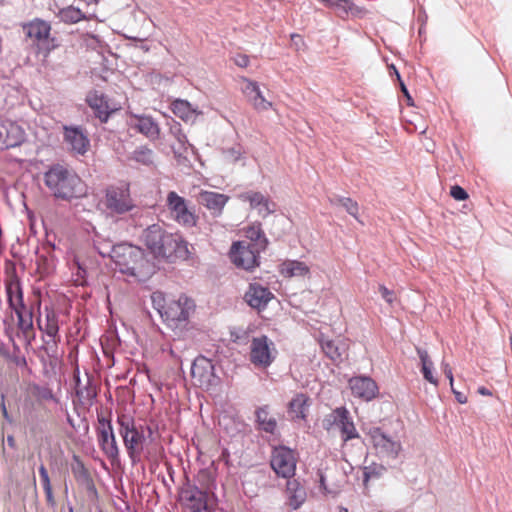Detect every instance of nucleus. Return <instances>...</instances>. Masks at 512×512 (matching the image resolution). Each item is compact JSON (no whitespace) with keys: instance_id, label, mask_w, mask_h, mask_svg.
<instances>
[{"instance_id":"20","label":"nucleus","mask_w":512,"mask_h":512,"mask_svg":"<svg viewBox=\"0 0 512 512\" xmlns=\"http://www.w3.org/2000/svg\"><path fill=\"white\" fill-rule=\"evenodd\" d=\"M272 298H274V295L269 288L259 283H250L244 295L246 303L258 311L265 309Z\"/></svg>"},{"instance_id":"24","label":"nucleus","mask_w":512,"mask_h":512,"mask_svg":"<svg viewBox=\"0 0 512 512\" xmlns=\"http://www.w3.org/2000/svg\"><path fill=\"white\" fill-rule=\"evenodd\" d=\"M86 102L101 123L108 121L113 109L110 108L108 99L103 93L96 90L89 92Z\"/></svg>"},{"instance_id":"5","label":"nucleus","mask_w":512,"mask_h":512,"mask_svg":"<svg viewBox=\"0 0 512 512\" xmlns=\"http://www.w3.org/2000/svg\"><path fill=\"white\" fill-rule=\"evenodd\" d=\"M211 493L186 480L179 489V503L183 512H213Z\"/></svg>"},{"instance_id":"36","label":"nucleus","mask_w":512,"mask_h":512,"mask_svg":"<svg viewBox=\"0 0 512 512\" xmlns=\"http://www.w3.org/2000/svg\"><path fill=\"white\" fill-rule=\"evenodd\" d=\"M15 314L17 315L18 319V327L20 330H22L24 333H27L29 330L33 328V314L32 311L29 310L25 304H20L15 306L14 308H11Z\"/></svg>"},{"instance_id":"4","label":"nucleus","mask_w":512,"mask_h":512,"mask_svg":"<svg viewBox=\"0 0 512 512\" xmlns=\"http://www.w3.org/2000/svg\"><path fill=\"white\" fill-rule=\"evenodd\" d=\"M116 423L130 461L132 464L140 462L147 440L153 435L152 428L137 423L131 415L125 413L117 414Z\"/></svg>"},{"instance_id":"55","label":"nucleus","mask_w":512,"mask_h":512,"mask_svg":"<svg viewBox=\"0 0 512 512\" xmlns=\"http://www.w3.org/2000/svg\"><path fill=\"white\" fill-rule=\"evenodd\" d=\"M44 492H45V495H46V501H47L48 505L54 506L55 505V499H54L52 487L45 488Z\"/></svg>"},{"instance_id":"41","label":"nucleus","mask_w":512,"mask_h":512,"mask_svg":"<svg viewBox=\"0 0 512 512\" xmlns=\"http://www.w3.org/2000/svg\"><path fill=\"white\" fill-rule=\"evenodd\" d=\"M133 159L144 165L153 164L154 153L148 147H140L133 152Z\"/></svg>"},{"instance_id":"6","label":"nucleus","mask_w":512,"mask_h":512,"mask_svg":"<svg viewBox=\"0 0 512 512\" xmlns=\"http://www.w3.org/2000/svg\"><path fill=\"white\" fill-rule=\"evenodd\" d=\"M97 420L96 436L98 446L112 464L118 463L120 460V450L116 441L112 421L102 414L97 415Z\"/></svg>"},{"instance_id":"37","label":"nucleus","mask_w":512,"mask_h":512,"mask_svg":"<svg viewBox=\"0 0 512 512\" xmlns=\"http://www.w3.org/2000/svg\"><path fill=\"white\" fill-rule=\"evenodd\" d=\"M417 354L421 361V372L423 374V377L425 380H427L429 383L437 386L438 385V379L434 377L432 370H433V362L429 357L428 352L425 349L417 348Z\"/></svg>"},{"instance_id":"11","label":"nucleus","mask_w":512,"mask_h":512,"mask_svg":"<svg viewBox=\"0 0 512 512\" xmlns=\"http://www.w3.org/2000/svg\"><path fill=\"white\" fill-rule=\"evenodd\" d=\"M296 464L297 457L294 450L283 445L273 448L270 465L277 476L292 478L295 475Z\"/></svg>"},{"instance_id":"53","label":"nucleus","mask_w":512,"mask_h":512,"mask_svg":"<svg viewBox=\"0 0 512 512\" xmlns=\"http://www.w3.org/2000/svg\"><path fill=\"white\" fill-rule=\"evenodd\" d=\"M291 40L297 50H299L301 48V46L304 45L302 37L298 34H292Z\"/></svg>"},{"instance_id":"46","label":"nucleus","mask_w":512,"mask_h":512,"mask_svg":"<svg viewBox=\"0 0 512 512\" xmlns=\"http://www.w3.org/2000/svg\"><path fill=\"white\" fill-rule=\"evenodd\" d=\"M450 195L458 201H463L468 198V193L459 185H454L451 187Z\"/></svg>"},{"instance_id":"22","label":"nucleus","mask_w":512,"mask_h":512,"mask_svg":"<svg viewBox=\"0 0 512 512\" xmlns=\"http://www.w3.org/2000/svg\"><path fill=\"white\" fill-rule=\"evenodd\" d=\"M228 200L227 195L214 191H201L197 197L198 203L206 207L213 217H219L222 214Z\"/></svg>"},{"instance_id":"8","label":"nucleus","mask_w":512,"mask_h":512,"mask_svg":"<svg viewBox=\"0 0 512 512\" xmlns=\"http://www.w3.org/2000/svg\"><path fill=\"white\" fill-rule=\"evenodd\" d=\"M25 38L37 45L38 50H44L47 56L55 48L54 39L50 37L51 25L40 18L21 24Z\"/></svg>"},{"instance_id":"34","label":"nucleus","mask_w":512,"mask_h":512,"mask_svg":"<svg viewBox=\"0 0 512 512\" xmlns=\"http://www.w3.org/2000/svg\"><path fill=\"white\" fill-rule=\"evenodd\" d=\"M346 415H349V411L346 407H337L332 410L331 413L327 414L322 420V427L326 431H330L333 427L340 429L342 420H346Z\"/></svg>"},{"instance_id":"59","label":"nucleus","mask_w":512,"mask_h":512,"mask_svg":"<svg viewBox=\"0 0 512 512\" xmlns=\"http://www.w3.org/2000/svg\"><path fill=\"white\" fill-rule=\"evenodd\" d=\"M401 90L404 93V95L407 97L408 104H410V101L412 100V98L408 92V89L406 88V86L404 85L403 82H401Z\"/></svg>"},{"instance_id":"49","label":"nucleus","mask_w":512,"mask_h":512,"mask_svg":"<svg viewBox=\"0 0 512 512\" xmlns=\"http://www.w3.org/2000/svg\"><path fill=\"white\" fill-rule=\"evenodd\" d=\"M379 292L382 296V298L388 303V304H392L395 300V295H394V291L388 289L386 286L384 285H380L379 286Z\"/></svg>"},{"instance_id":"54","label":"nucleus","mask_w":512,"mask_h":512,"mask_svg":"<svg viewBox=\"0 0 512 512\" xmlns=\"http://www.w3.org/2000/svg\"><path fill=\"white\" fill-rule=\"evenodd\" d=\"M44 492H45V495H46V501H47L48 505L54 506L55 505V499H54L52 487L45 488Z\"/></svg>"},{"instance_id":"27","label":"nucleus","mask_w":512,"mask_h":512,"mask_svg":"<svg viewBox=\"0 0 512 512\" xmlns=\"http://www.w3.org/2000/svg\"><path fill=\"white\" fill-rule=\"evenodd\" d=\"M307 401H308V397L303 393L296 394L292 398V400L289 402L288 411H287L289 417L292 420L298 421V420L306 419L307 408H308Z\"/></svg>"},{"instance_id":"10","label":"nucleus","mask_w":512,"mask_h":512,"mask_svg":"<svg viewBox=\"0 0 512 512\" xmlns=\"http://www.w3.org/2000/svg\"><path fill=\"white\" fill-rule=\"evenodd\" d=\"M194 308L195 304L192 299L186 296H180L178 300L171 301L167 305L161 318L168 326L179 328L186 324Z\"/></svg>"},{"instance_id":"1","label":"nucleus","mask_w":512,"mask_h":512,"mask_svg":"<svg viewBox=\"0 0 512 512\" xmlns=\"http://www.w3.org/2000/svg\"><path fill=\"white\" fill-rule=\"evenodd\" d=\"M142 239L155 258L164 259L169 263L185 261L191 257L189 244L177 233H170L158 224L148 226Z\"/></svg>"},{"instance_id":"26","label":"nucleus","mask_w":512,"mask_h":512,"mask_svg":"<svg viewBox=\"0 0 512 512\" xmlns=\"http://www.w3.org/2000/svg\"><path fill=\"white\" fill-rule=\"evenodd\" d=\"M243 93L255 109L264 111L271 107V102L265 99L259 85L256 82L245 80Z\"/></svg>"},{"instance_id":"17","label":"nucleus","mask_w":512,"mask_h":512,"mask_svg":"<svg viewBox=\"0 0 512 512\" xmlns=\"http://www.w3.org/2000/svg\"><path fill=\"white\" fill-rule=\"evenodd\" d=\"M349 387L354 397L371 401L379 392L377 383L369 376H354L349 380Z\"/></svg>"},{"instance_id":"48","label":"nucleus","mask_w":512,"mask_h":512,"mask_svg":"<svg viewBox=\"0 0 512 512\" xmlns=\"http://www.w3.org/2000/svg\"><path fill=\"white\" fill-rule=\"evenodd\" d=\"M38 471L41 478L43 489L52 487L46 467L43 464H41L38 468Z\"/></svg>"},{"instance_id":"38","label":"nucleus","mask_w":512,"mask_h":512,"mask_svg":"<svg viewBox=\"0 0 512 512\" xmlns=\"http://www.w3.org/2000/svg\"><path fill=\"white\" fill-rule=\"evenodd\" d=\"M60 21L67 24H75L85 18L84 13L74 6L61 8L57 14Z\"/></svg>"},{"instance_id":"7","label":"nucleus","mask_w":512,"mask_h":512,"mask_svg":"<svg viewBox=\"0 0 512 512\" xmlns=\"http://www.w3.org/2000/svg\"><path fill=\"white\" fill-rule=\"evenodd\" d=\"M193 384L208 391L221 383V378L215 372L213 361L203 355L197 356L191 365L190 371Z\"/></svg>"},{"instance_id":"64","label":"nucleus","mask_w":512,"mask_h":512,"mask_svg":"<svg viewBox=\"0 0 512 512\" xmlns=\"http://www.w3.org/2000/svg\"><path fill=\"white\" fill-rule=\"evenodd\" d=\"M177 138H178V141L181 142V143L186 141V136L184 134H182V133H179Z\"/></svg>"},{"instance_id":"42","label":"nucleus","mask_w":512,"mask_h":512,"mask_svg":"<svg viewBox=\"0 0 512 512\" xmlns=\"http://www.w3.org/2000/svg\"><path fill=\"white\" fill-rule=\"evenodd\" d=\"M151 302L153 308L159 313L162 317V314L167 308L166 298L163 292L155 291L151 294Z\"/></svg>"},{"instance_id":"14","label":"nucleus","mask_w":512,"mask_h":512,"mask_svg":"<svg viewBox=\"0 0 512 512\" xmlns=\"http://www.w3.org/2000/svg\"><path fill=\"white\" fill-rule=\"evenodd\" d=\"M274 344L266 336L254 337L250 345V361L259 368H267L275 359Z\"/></svg>"},{"instance_id":"63","label":"nucleus","mask_w":512,"mask_h":512,"mask_svg":"<svg viewBox=\"0 0 512 512\" xmlns=\"http://www.w3.org/2000/svg\"><path fill=\"white\" fill-rule=\"evenodd\" d=\"M320 488H322L325 492H328L325 484V478L322 474H320Z\"/></svg>"},{"instance_id":"31","label":"nucleus","mask_w":512,"mask_h":512,"mask_svg":"<svg viewBox=\"0 0 512 512\" xmlns=\"http://www.w3.org/2000/svg\"><path fill=\"white\" fill-rule=\"evenodd\" d=\"M310 272L309 267L298 260H286L280 265V273L283 277H302Z\"/></svg>"},{"instance_id":"50","label":"nucleus","mask_w":512,"mask_h":512,"mask_svg":"<svg viewBox=\"0 0 512 512\" xmlns=\"http://www.w3.org/2000/svg\"><path fill=\"white\" fill-rule=\"evenodd\" d=\"M234 63L239 67H247L249 64V57L245 54H237L234 57Z\"/></svg>"},{"instance_id":"16","label":"nucleus","mask_w":512,"mask_h":512,"mask_svg":"<svg viewBox=\"0 0 512 512\" xmlns=\"http://www.w3.org/2000/svg\"><path fill=\"white\" fill-rule=\"evenodd\" d=\"M63 140L68 149L75 155L83 156L90 148L87 131L81 126L64 125Z\"/></svg>"},{"instance_id":"52","label":"nucleus","mask_w":512,"mask_h":512,"mask_svg":"<svg viewBox=\"0 0 512 512\" xmlns=\"http://www.w3.org/2000/svg\"><path fill=\"white\" fill-rule=\"evenodd\" d=\"M345 198L346 197H342V196L333 194L328 197V200H329L330 204L333 206H341V204L343 203V200H345Z\"/></svg>"},{"instance_id":"33","label":"nucleus","mask_w":512,"mask_h":512,"mask_svg":"<svg viewBox=\"0 0 512 512\" xmlns=\"http://www.w3.org/2000/svg\"><path fill=\"white\" fill-rule=\"evenodd\" d=\"M7 301L10 308L23 304V292L20 281L17 278H11L5 282Z\"/></svg>"},{"instance_id":"13","label":"nucleus","mask_w":512,"mask_h":512,"mask_svg":"<svg viewBox=\"0 0 512 512\" xmlns=\"http://www.w3.org/2000/svg\"><path fill=\"white\" fill-rule=\"evenodd\" d=\"M104 205L111 214H124L134 208L128 188L110 186L106 189Z\"/></svg>"},{"instance_id":"40","label":"nucleus","mask_w":512,"mask_h":512,"mask_svg":"<svg viewBox=\"0 0 512 512\" xmlns=\"http://www.w3.org/2000/svg\"><path fill=\"white\" fill-rule=\"evenodd\" d=\"M341 438L344 442H347L351 439H355L359 437V434L355 428V425L349 415H346V420H342L341 427Z\"/></svg>"},{"instance_id":"15","label":"nucleus","mask_w":512,"mask_h":512,"mask_svg":"<svg viewBox=\"0 0 512 512\" xmlns=\"http://www.w3.org/2000/svg\"><path fill=\"white\" fill-rule=\"evenodd\" d=\"M230 257L237 268L247 271H251L259 265V249L255 245H243L241 242H235L232 245Z\"/></svg>"},{"instance_id":"2","label":"nucleus","mask_w":512,"mask_h":512,"mask_svg":"<svg viewBox=\"0 0 512 512\" xmlns=\"http://www.w3.org/2000/svg\"><path fill=\"white\" fill-rule=\"evenodd\" d=\"M44 184L54 198L63 201L79 199L87 194L84 181L72 170L62 164H53L44 173Z\"/></svg>"},{"instance_id":"12","label":"nucleus","mask_w":512,"mask_h":512,"mask_svg":"<svg viewBox=\"0 0 512 512\" xmlns=\"http://www.w3.org/2000/svg\"><path fill=\"white\" fill-rule=\"evenodd\" d=\"M369 440L379 455L396 459L402 450L400 441L394 440L384 433L380 427H372L368 431Z\"/></svg>"},{"instance_id":"47","label":"nucleus","mask_w":512,"mask_h":512,"mask_svg":"<svg viewBox=\"0 0 512 512\" xmlns=\"http://www.w3.org/2000/svg\"><path fill=\"white\" fill-rule=\"evenodd\" d=\"M224 154L228 160L236 162L240 159L242 155V150L240 146H235L224 150Z\"/></svg>"},{"instance_id":"18","label":"nucleus","mask_w":512,"mask_h":512,"mask_svg":"<svg viewBox=\"0 0 512 512\" xmlns=\"http://www.w3.org/2000/svg\"><path fill=\"white\" fill-rule=\"evenodd\" d=\"M44 314V319H42L41 316L37 319L38 327L48 338L44 340L45 343L47 345L53 344V346H56L60 341L58 314L53 308L47 306L44 308Z\"/></svg>"},{"instance_id":"3","label":"nucleus","mask_w":512,"mask_h":512,"mask_svg":"<svg viewBox=\"0 0 512 512\" xmlns=\"http://www.w3.org/2000/svg\"><path fill=\"white\" fill-rule=\"evenodd\" d=\"M112 261L119 272L135 277L138 281H146L155 273V265L145 257V252L130 243L114 245Z\"/></svg>"},{"instance_id":"25","label":"nucleus","mask_w":512,"mask_h":512,"mask_svg":"<svg viewBox=\"0 0 512 512\" xmlns=\"http://www.w3.org/2000/svg\"><path fill=\"white\" fill-rule=\"evenodd\" d=\"M328 9L334 12L342 19L361 18L365 15L366 10L356 5L354 2H325Z\"/></svg>"},{"instance_id":"28","label":"nucleus","mask_w":512,"mask_h":512,"mask_svg":"<svg viewBox=\"0 0 512 512\" xmlns=\"http://www.w3.org/2000/svg\"><path fill=\"white\" fill-rule=\"evenodd\" d=\"M255 417L259 430L270 434L275 433L277 429V420L275 417L270 416L268 405L257 408L255 411Z\"/></svg>"},{"instance_id":"30","label":"nucleus","mask_w":512,"mask_h":512,"mask_svg":"<svg viewBox=\"0 0 512 512\" xmlns=\"http://www.w3.org/2000/svg\"><path fill=\"white\" fill-rule=\"evenodd\" d=\"M173 113L185 122H194L200 114L187 100L176 99L171 104Z\"/></svg>"},{"instance_id":"61","label":"nucleus","mask_w":512,"mask_h":512,"mask_svg":"<svg viewBox=\"0 0 512 512\" xmlns=\"http://www.w3.org/2000/svg\"><path fill=\"white\" fill-rule=\"evenodd\" d=\"M445 376L449 379V382H450V386L453 387L454 385V378H453V373L452 371H445Z\"/></svg>"},{"instance_id":"56","label":"nucleus","mask_w":512,"mask_h":512,"mask_svg":"<svg viewBox=\"0 0 512 512\" xmlns=\"http://www.w3.org/2000/svg\"><path fill=\"white\" fill-rule=\"evenodd\" d=\"M378 474L375 472V469L372 467H365L364 470V481H368L370 478L377 476Z\"/></svg>"},{"instance_id":"43","label":"nucleus","mask_w":512,"mask_h":512,"mask_svg":"<svg viewBox=\"0 0 512 512\" xmlns=\"http://www.w3.org/2000/svg\"><path fill=\"white\" fill-rule=\"evenodd\" d=\"M93 242L95 249L101 256H109L112 259V252L110 251L114 249V245H112L110 241H101L100 238L96 235V238L93 240Z\"/></svg>"},{"instance_id":"23","label":"nucleus","mask_w":512,"mask_h":512,"mask_svg":"<svg viewBox=\"0 0 512 512\" xmlns=\"http://www.w3.org/2000/svg\"><path fill=\"white\" fill-rule=\"evenodd\" d=\"M286 497L288 506L293 509H299L306 501L307 491L305 485L295 478H287Z\"/></svg>"},{"instance_id":"9","label":"nucleus","mask_w":512,"mask_h":512,"mask_svg":"<svg viewBox=\"0 0 512 512\" xmlns=\"http://www.w3.org/2000/svg\"><path fill=\"white\" fill-rule=\"evenodd\" d=\"M166 205L173 219L183 227H194L197 224L198 216L195 211L189 207L185 198L179 196L175 191L167 194Z\"/></svg>"},{"instance_id":"58","label":"nucleus","mask_w":512,"mask_h":512,"mask_svg":"<svg viewBox=\"0 0 512 512\" xmlns=\"http://www.w3.org/2000/svg\"><path fill=\"white\" fill-rule=\"evenodd\" d=\"M478 393L484 396L492 395L491 391L484 386L478 388Z\"/></svg>"},{"instance_id":"57","label":"nucleus","mask_w":512,"mask_h":512,"mask_svg":"<svg viewBox=\"0 0 512 512\" xmlns=\"http://www.w3.org/2000/svg\"><path fill=\"white\" fill-rule=\"evenodd\" d=\"M427 19V15L425 11L422 9V7H419V13H418V21H421L422 23H425Z\"/></svg>"},{"instance_id":"19","label":"nucleus","mask_w":512,"mask_h":512,"mask_svg":"<svg viewBox=\"0 0 512 512\" xmlns=\"http://www.w3.org/2000/svg\"><path fill=\"white\" fill-rule=\"evenodd\" d=\"M238 198L243 202H249L250 207L257 209L258 214L264 218L274 213L277 209L276 203L261 192L246 191L240 193Z\"/></svg>"},{"instance_id":"45","label":"nucleus","mask_w":512,"mask_h":512,"mask_svg":"<svg viewBox=\"0 0 512 512\" xmlns=\"http://www.w3.org/2000/svg\"><path fill=\"white\" fill-rule=\"evenodd\" d=\"M341 207H343L348 214H350L351 216L358 220L359 206L356 201L349 197H346L345 200H343Z\"/></svg>"},{"instance_id":"21","label":"nucleus","mask_w":512,"mask_h":512,"mask_svg":"<svg viewBox=\"0 0 512 512\" xmlns=\"http://www.w3.org/2000/svg\"><path fill=\"white\" fill-rule=\"evenodd\" d=\"M128 125L150 140H157L160 136V127L151 116L131 114Z\"/></svg>"},{"instance_id":"29","label":"nucleus","mask_w":512,"mask_h":512,"mask_svg":"<svg viewBox=\"0 0 512 512\" xmlns=\"http://www.w3.org/2000/svg\"><path fill=\"white\" fill-rule=\"evenodd\" d=\"M24 135V131L20 126L14 123H6V132L4 133L1 150L21 145L24 141Z\"/></svg>"},{"instance_id":"35","label":"nucleus","mask_w":512,"mask_h":512,"mask_svg":"<svg viewBox=\"0 0 512 512\" xmlns=\"http://www.w3.org/2000/svg\"><path fill=\"white\" fill-rule=\"evenodd\" d=\"M76 396L83 406L90 407L93 405V402L97 397L96 386L93 385L91 380L88 378L87 383L84 386H80L79 384L77 385Z\"/></svg>"},{"instance_id":"32","label":"nucleus","mask_w":512,"mask_h":512,"mask_svg":"<svg viewBox=\"0 0 512 512\" xmlns=\"http://www.w3.org/2000/svg\"><path fill=\"white\" fill-rule=\"evenodd\" d=\"M321 348L325 355L333 362H341L345 353V345L339 341L331 339H321Z\"/></svg>"},{"instance_id":"44","label":"nucleus","mask_w":512,"mask_h":512,"mask_svg":"<svg viewBox=\"0 0 512 512\" xmlns=\"http://www.w3.org/2000/svg\"><path fill=\"white\" fill-rule=\"evenodd\" d=\"M74 463L71 466L72 473L76 478H86L88 476V471L85 468L83 462L79 458V456H73Z\"/></svg>"},{"instance_id":"60","label":"nucleus","mask_w":512,"mask_h":512,"mask_svg":"<svg viewBox=\"0 0 512 512\" xmlns=\"http://www.w3.org/2000/svg\"><path fill=\"white\" fill-rule=\"evenodd\" d=\"M6 441H7V444L9 445V447L15 448L16 442H15V438L13 435H8L6 438Z\"/></svg>"},{"instance_id":"39","label":"nucleus","mask_w":512,"mask_h":512,"mask_svg":"<svg viewBox=\"0 0 512 512\" xmlns=\"http://www.w3.org/2000/svg\"><path fill=\"white\" fill-rule=\"evenodd\" d=\"M246 236L254 242L252 245H255V247H260L262 249L266 247L267 239L260 224L249 227L246 231Z\"/></svg>"},{"instance_id":"62","label":"nucleus","mask_w":512,"mask_h":512,"mask_svg":"<svg viewBox=\"0 0 512 512\" xmlns=\"http://www.w3.org/2000/svg\"><path fill=\"white\" fill-rule=\"evenodd\" d=\"M1 408H2V413H3L4 418H5L6 420H8L9 422H11V419H10V417H9V414H8V412H7V409H6V406H5V403H4V402L2 403V407H1Z\"/></svg>"},{"instance_id":"51","label":"nucleus","mask_w":512,"mask_h":512,"mask_svg":"<svg viewBox=\"0 0 512 512\" xmlns=\"http://www.w3.org/2000/svg\"><path fill=\"white\" fill-rule=\"evenodd\" d=\"M451 390H452V392H453V394L455 396V399L457 400L458 403L465 404L467 402V396L464 393H462L460 391H457L454 388V386L451 387Z\"/></svg>"}]
</instances>
